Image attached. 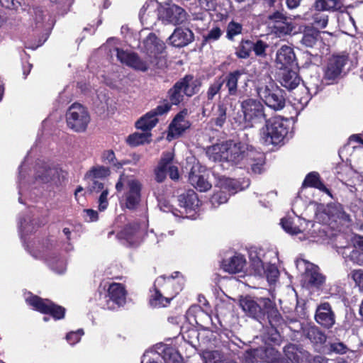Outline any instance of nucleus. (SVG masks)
I'll return each mask as SVG.
<instances>
[{"label":"nucleus","mask_w":363,"mask_h":363,"mask_svg":"<svg viewBox=\"0 0 363 363\" xmlns=\"http://www.w3.org/2000/svg\"><path fill=\"white\" fill-rule=\"evenodd\" d=\"M60 170L55 167L45 165L39 167L35 173V179L40 183L57 185L60 183Z\"/></svg>","instance_id":"obj_20"},{"label":"nucleus","mask_w":363,"mask_h":363,"mask_svg":"<svg viewBox=\"0 0 363 363\" xmlns=\"http://www.w3.org/2000/svg\"><path fill=\"white\" fill-rule=\"evenodd\" d=\"M241 107L244 119L246 122L250 123V125L266 119L264 107L262 102L257 99H247L244 100L242 102Z\"/></svg>","instance_id":"obj_11"},{"label":"nucleus","mask_w":363,"mask_h":363,"mask_svg":"<svg viewBox=\"0 0 363 363\" xmlns=\"http://www.w3.org/2000/svg\"><path fill=\"white\" fill-rule=\"evenodd\" d=\"M90 121L89 114L80 104H73L67 112V125L76 132L84 131Z\"/></svg>","instance_id":"obj_9"},{"label":"nucleus","mask_w":363,"mask_h":363,"mask_svg":"<svg viewBox=\"0 0 363 363\" xmlns=\"http://www.w3.org/2000/svg\"><path fill=\"white\" fill-rule=\"evenodd\" d=\"M25 298L26 303L33 309L42 313L50 314L55 320L62 319L65 316V309L54 304L49 299H43L30 294H28Z\"/></svg>","instance_id":"obj_10"},{"label":"nucleus","mask_w":363,"mask_h":363,"mask_svg":"<svg viewBox=\"0 0 363 363\" xmlns=\"http://www.w3.org/2000/svg\"><path fill=\"white\" fill-rule=\"evenodd\" d=\"M251 252L250 254V258L251 260V266L254 269L255 272L257 275L262 276L265 274L267 281L270 284L274 283L279 277V271L275 264H268L265 268L264 261L261 259L257 255L255 252Z\"/></svg>","instance_id":"obj_16"},{"label":"nucleus","mask_w":363,"mask_h":363,"mask_svg":"<svg viewBox=\"0 0 363 363\" xmlns=\"http://www.w3.org/2000/svg\"><path fill=\"white\" fill-rule=\"evenodd\" d=\"M208 158L214 162H223L228 165L245 167V163L257 155L252 146L242 142L228 140L208 147L206 150Z\"/></svg>","instance_id":"obj_1"},{"label":"nucleus","mask_w":363,"mask_h":363,"mask_svg":"<svg viewBox=\"0 0 363 363\" xmlns=\"http://www.w3.org/2000/svg\"><path fill=\"white\" fill-rule=\"evenodd\" d=\"M245 72L243 70H235L230 72L225 78L223 79L225 83V86L228 89V92L229 96H237L238 94V83L241 79L242 77L245 75Z\"/></svg>","instance_id":"obj_28"},{"label":"nucleus","mask_w":363,"mask_h":363,"mask_svg":"<svg viewBox=\"0 0 363 363\" xmlns=\"http://www.w3.org/2000/svg\"><path fill=\"white\" fill-rule=\"evenodd\" d=\"M250 165L252 171L255 174H260L262 170V157L261 154L257 152V155H254V159L250 160L249 163H245L246 165Z\"/></svg>","instance_id":"obj_52"},{"label":"nucleus","mask_w":363,"mask_h":363,"mask_svg":"<svg viewBox=\"0 0 363 363\" xmlns=\"http://www.w3.org/2000/svg\"><path fill=\"white\" fill-rule=\"evenodd\" d=\"M164 48V43L153 33H150L140 45L141 51L155 62H157L159 57L165 59L163 55Z\"/></svg>","instance_id":"obj_15"},{"label":"nucleus","mask_w":363,"mask_h":363,"mask_svg":"<svg viewBox=\"0 0 363 363\" xmlns=\"http://www.w3.org/2000/svg\"><path fill=\"white\" fill-rule=\"evenodd\" d=\"M354 283V286L359 289L360 291H363V269H353L348 275Z\"/></svg>","instance_id":"obj_47"},{"label":"nucleus","mask_w":363,"mask_h":363,"mask_svg":"<svg viewBox=\"0 0 363 363\" xmlns=\"http://www.w3.org/2000/svg\"><path fill=\"white\" fill-rule=\"evenodd\" d=\"M303 185L316 188L330 196L329 189L320 180L319 174L317 172L309 173L304 179Z\"/></svg>","instance_id":"obj_36"},{"label":"nucleus","mask_w":363,"mask_h":363,"mask_svg":"<svg viewBox=\"0 0 363 363\" xmlns=\"http://www.w3.org/2000/svg\"><path fill=\"white\" fill-rule=\"evenodd\" d=\"M178 201L179 206L187 211L195 210L199 206V199L197 194L193 190H188L179 196Z\"/></svg>","instance_id":"obj_29"},{"label":"nucleus","mask_w":363,"mask_h":363,"mask_svg":"<svg viewBox=\"0 0 363 363\" xmlns=\"http://www.w3.org/2000/svg\"><path fill=\"white\" fill-rule=\"evenodd\" d=\"M227 99L218 103L216 108L213 111L212 118L210 121L212 126L216 128H222L227 121Z\"/></svg>","instance_id":"obj_25"},{"label":"nucleus","mask_w":363,"mask_h":363,"mask_svg":"<svg viewBox=\"0 0 363 363\" xmlns=\"http://www.w3.org/2000/svg\"><path fill=\"white\" fill-rule=\"evenodd\" d=\"M157 122V118H156L150 111H149L137 121L136 127L138 129L147 131L153 128Z\"/></svg>","instance_id":"obj_37"},{"label":"nucleus","mask_w":363,"mask_h":363,"mask_svg":"<svg viewBox=\"0 0 363 363\" xmlns=\"http://www.w3.org/2000/svg\"><path fill=\"white\" fill-rule=\"evenodd\" d=\"M268 45L262 40H257L255 43H252V49L255 54L258 56L265 55V50Z\"/></svg>","instance_id":"obj_60"},{"label":"nucleus","mask_w":363,"mask_h":363,"mask_svg":"<svg viewBox=\"0 0 363 363\" xmlns=\"http://www.w3.org/2000/svg\"><path fill=\"white\" fill-rule=\"evenodd\" d=\"M204 363H225L221 359L220 354L218 351H206L203 352Z\"/></svg>","instance_id":"obj_50"},{"label":"nucleus","mask_w":363,"mask_h":363,"mask_svg":"<svg viewBox=\"0 0 363 363\" xmlns=\"http://www.w3.org/2000/svg\"><path fill=\"white\" fill-rule=\"evenodd\" d=\"M182 84L179 82H177L173 88L169 91V100L172 104L177 105L184 99V93Z\"/></svg>","instance_id":"obj_40"},{"label":"nucleus","mask_w":363,"mask_h":363,"mask_svg":"<svg viewBox=\"0 0 363 363\" xmlns=\"http://www.w3.org/2000/svg\"><path fill=\"white\" fill-rule=\"evenodd\" d=\"M252 49V43L249 40L243 41L238 48L236 55L239 58L245 59L250 56V53Z\"/></svg>","instance_id":"obj_49"},{"label":"nucleus","mask_w":363,"mask_h":363,"mask_svg":"<svg viewBox=\"0 0 363 363\" xmlns=\"http://www.w3.org/2000/svg\"><path fill=\"white\" fill-rule=\"evenodd\" d=\"M296 57L293 49L287 45L281 46L277 52L276 62L282 67H287L294 63Z\"/></svg>","instance_id":"obj_26"},{"label":"nucleus","mask_w":363,"mask_h":363,"mask_svg":"<svg viewBox=\"0 0 363 363\" xmlns=\"http://www.w3.org/2000/svg\"><path fill=\"white\" fill-rule=\"evenodd\" d=\"M143 230L139 224L133 223L127 225L120 233L121 238L126 240L131 245H137L140 242Z\"/></svg>","instance_id":"obj_24"},{"label":"nucleus","mask_w":363,"mask_h":363,"mask_svg":"<svg viewBox=\"0 0 363 363\" xmlns=\"http://www.w3.org/2000/svg\"><path fill=\"white\" fill-rule=\"evenodd\" d=\"M279 82L284 87L291 90L298 86L300 84L301 79L296 72L284 69L280 74Z\"/></svg>","instance_id":"obj_27"},{"label":"nucleus","mask_w":363,"mask_h":363,"mask_svg":"<svg viewBox=\"0 0 363 363\" xmlns=\"http://www.w3.org/2000/svg\"><path fill=\"white\" fill-rule=\"evenodd\" d=\"M174 277L162 276L154 284L155 292L151 296L150 304L154 307H166L170 301L179 293L180 288H174Z\"/></svg>","instance_id":"obj_4"},{"label":"nucleus","mask_w":363,"mask_h":363,"mask_svg":"<svg viewBox=\"0 0 363 363\" xmlns=\"http://www.w3.org/2000/svg\"><path fill=\"white\" fill-rule=\"evenodd\" d=\"M259 97L269 108L279 111L285 106V97L283 91L271 79L265 84H260L257 88Z\"/></svg>","instance_id":"obj_5"},{"label":"nucleus","mask_w":363,"mask_h":363,"mask_svg":"<svg viewBox=\"0 0 363 363\" xmlns=\"http://www.w3.org/2000/svg\"><path fill=\"white\" fill-rule=\"evenodd\" d=\"M283 229L288 233L296 235L301 233V230L296 225H294L291 218H284L281 220Z\"/></svg>","instance_id":"obj_51"},{"label":"nucleus","mask_w":363,"mask_h":363,"mask_svg":"<svg viewBox=\"0 0 363 363\" xmlns=\"http://www.w3.org/2000/svg\"><path fill=\"white\" fill-rule=\"evenodd\" d=\"M241 24L231 21L228 23L227 27V38L230 40H232L235 35L241 33Z\"/></svg>","instance_id":"obj_55"},{"label":"nucleus","mask_w":363,"mask_h":363,"mask_svg":"<svg viewBox=\"0 0 363 363\" xmlns=\"http://www.w3.org/2000/svg\"><path fill=\"white\" fill-rule=\"evenodd\" d=\"M169 41L174 47H184L194 40L193 32L186 28H177L169 38Z\"/></svg>","instance_id":"obj_22"},{"label":"nucleus","mask_w":363,"mask_h":363,"mask_svg":"<svg viewBox=\"0 0 363 363\" xmlns=\"http://www.w3.org/2000/svg\"><path fill=\"white\" fill-rule=\"evenodd\" d=\"M179 83H183L184 93L187 96H191L199 91V86L191 76L185 77L182 80L179 81Z\"/></svg>","instance_id":"obj_42"},{"label":"nucleus","mask_w":363,"mask_h":363,"mask_svg":"<svg viewBox=\"0 0 363 363\" xmlns=\"http://www.w3.org/2000/svg\"><path fill=\"white\" fill-rule=\"evenodd\" d=\"M290 122L281 116L266 120L259 130L260 141L265 145H277L284 142L289 133Z\"/></svg>","instance_id":"obj_2"},{"label":"nucleus","mask_w":363,"mask_h":363,"mask_svg":"<svg viewBox=\"0 0 363 363\" xmlns=\"http://www.w3.org/2000/svg\"><path fill=\"white\" fill-rule=\"evenodd\" d=\"M158 18L165 24L179 25L187 20L186 11L175 4L162 7L158 13Z\"/></svg>","instance_id":"obj_14"},{"label":"nucleus","mask_w":363,"mask_h":363,"mask_svg":"<svg viewBox=\"0 0 363 363\" xmlns=\"http://www.w3.org/2000/svg\"><path fill=\"white\" fill-rule=\"evenodd\" d=\"M223 83L224 81H223V79H218L215 80L214 82L210 85L206 94L208 100H212L214 96L219 93Z\"/></svg>","instance_id":"obj_53"},{"label":"nucleus","mask_w":363,"mask_h":363,"mask_svg":"<svg viewBox=\"0 0 363 363\" xmlns=\"http://www.w3.org/2000/svg\"><path fill=\"white\" fill-rule=\"evenodd\" d=\"M110 169L104 166H96L86 172L85 177L87 179L104 178L108 176Z\"/></svg>","instance_id":"obj_44"},{"label":"nucleus","mask_w":363,"mask_h":363,"mask_svg":"<svg viewBox=\"0 0 363 363\" xmlns=\"http://www.w3.org/2000/svg\"><path fill=\"white\" fill-rule=\"evenodd\" d=\"M261 303L264 307V316L267 315L272 327L276 328L281 325L283 319L274 303L269 298H263Z\"/></svg>","instance_id":"obj_23"},{"label":"nucleus","mask_w":363,"mask_h":363,"mask_svg":"<svg viewBox=\"0 0 363 363\" xmlns=\"http://www.w3.org/2000/svg\"><path fill=\"white\" fill-rule=\"evenodd\" d=\"M94 104L99 112H104L108 108L109 99L105 93L100 92Z\"/></svg>","instance_id":"obj_48"},{"label":"nucleus","mask_w":363,"mask_h":363,"mask_svg":"<svg viewBox=\"0 0 363 363\" xmlns=\"http://www.w3.org/2000/svg\"><path fill=\"white\" fill-rule=\"evenodd\" d=\"M272 29L274 33L279 37H282L290 34L293 30L294 26L291 23L286 21L278 24H273Z\"/></svg>","instance_id":"obj_43"},{"label":"nucleus","mask_w":363,"mask_h":363,"mask_svg":"<svg viewBox=\"0 0 363 363\" xmlns=\"http://www.w3.org/2000/svg\"><path fill=\"white\" fill-rule=\"evenodd\" d=\"M296 265L302 273V281L306 287L318 289L325 283V277L320 272L318 266L303 259H298Z\"/></svg>","instance_id":"obj_7"},{"label":"nucleus","mask_w":363,"mask_h":363,"mask_svg":"<svg viewBox=\"0 0 363 363\" xmlns=\"http://www.w3.org/2000/svg\"><path fill=\"white\" fill-rule=\"evenodd\" d=\"M296 350V346L294 345H289L284 347V353L289 362V360L291 362L298 361V357L295 352Z\"/></svg>","instance_id":"obj_59"},{"label":"nucleus","mask_w":363,"mask_h":363,"mask_svg":"<svg viewBox=\"0 0 363 363\" xmlns=\"http://www.w3.org/2000/svg\"><path fill=\"white\" fill-rule=\"evenodd\" d=\"M347 62L345 56H333L329 59L324 70L323 80L326 84H332L340 77Z\"/></svg>","instance_id":"obj_17"},{"label":"nucleus","mask_w":363,"mask_h":363,"mask_svg":"<svg viewBox=\"0 0 363 363\" xmlns=\"http://www.w3.org/2000/svg\"><path fill=\"white\" fill-rule=\"evenodd\" d=\"M110 53L111 57L115 55L118 60L121 63L125 64L133 69L140 72H146L149 69H162L166 65L165 59L159 57L157 58V61L155 62L152 59L148 58L146 55L145 57H140L136 53L120 50L118 47L110 49Z\"/></svg>","instance_id":"obj_3"},{"label":"nucleus","mask_w":363,"mask_h":363,"mask_svg":"<svg viewBox=\"0 0 363 363\" xmlns=\"http://www.w3.org/2000/svg\"><path fill=\"white\" fill-rule=\"evenodd\" d=\"M313 23L318 28H325L328 23V16L322 13H316L313 17Z\"/></svg>","instance_id":"obj_54"},{"label":"nucleus","mask_w":363,"mask_h":363,"mask_svg":"<svg viewBox=\"0 0 363 363\" xmlns=\"http://www.w3.org/2000/svg\"><path fill=\"white\" fill-rule=\"evenodd\" d=\"M319 38V32L313 28H306L300 40L301 44L306 48H313Z\"/></svg>","instance_id":"obj_34"},{"label":"nucleus","mask_w":363,"mask_h":363,"mask_svg":"<svg viewBox=\"0 0 363 363\" xmlns=\"http://www.w3.org/2000/svg\"><path fill=\"white\" fill-rule=\"evenodd\" d=\"M83 335L84 332L82 330H78L75 332H70L67 335L66 340L70 345H74L79 342Z\"/></svg>","instance_id":"obj_57"},{"label":"nucleus","mask_w":363,"mask_h":363,"mask_svg":"<svg viewBox=\"0 0 363 363\" xmlns=\"http://www.w3.org/2000/svg\"><path fill=\"white\" fill-rule=\"evenodd\" d=\"M189 112L184 109L176 115L169 126L167 138L172 140L179 137L190 126V123L187 120Z\"/></svg>","instance_id":"obj_18"},{"label":"nucleus","mask_w":363,"mask_h":363,"mask_svg":"<svg viewBox=\"0 0 363 363\" xmlns=\"http://www.w3.org/2000/svg\"><path fill=\"white\" fill-rule=\"evenodd\" d=\"M306 337L314 344L322 345L326 341L325 335L317 327L311 326L305 329Z\"/></svg>","instance_id":"obj_38"},{"label":"nucleus","mask_w":363,"mask_h":363,"mask_svg":"<svg viewBox=\"0 0 363 363\" xmlns=\"http://www.w3.org/2000/svg\"><path fill=\"white\" fill-rule=\"evenodd\" d=\"M222 35V31L218 27L213 28L207 35H204V40L206 42L215 41L219 39Z\"/></svg>","instance_id":"obj_56"},{"label":"nucleus","mask_w":363,"mask_h":363,"mask_svg":"<svg viewBox=\"0 0 363 363\" xmlns=\"http://www.w3.org/2000/svg\"><path fill=\"white\" fill-rule=\"evenodd\" d=\"M263 298H260L256 301L250 296H245L240 299V306L250 316L259 320L264 317V307L261 303Z\"/></svg>","instance_id":"obj_19"},{"label":"nucleus","mask_w":363,"mask_h":363,"mask_svg":"<svg viewBox=\"0 0 363 363\" xmlns=\"http://www.w3.org/2000/svg\"><path fill=\"white\" fill-rule=\"evenodd\" d=\"M108 195V191L107 189H106L102 191V192L99 198L98 208L100 211H104L108 207V198H107Z\"/></svg>","instance_id":"obj_58"},{"label":"nucleus","mask_w":363,"mask_h":363,"mask_svg":"<svg viewBox=\"0 0 363 363\" xmlns=\"http://www.w3.org/2000/svg\"><path fill=\"white\" fill-rule=\"evenodd\" d=\"M315 319L318 324L327 328L335 324V314L328 303H323L317 307Z\"/></svg>","instance_id":"obj_21"},{"label":"nucleus","mask_w":363,"mask_h":363,"mask_svg":"<svg viewBox=\"0 0 363 363\" xmlns=\"http://www.w3.org/2000/svg\"><path fill=\"white\" fill-rule=\"evenodd\" d=\"M357 33L362 35L363 33V12L357 13L354 16Z\"/></svg>","instance_id":"obj_63"},{"label":"nucleus","mask_w":363,"mask_h":363,"mask_svg":"<svg viewBox=\"0 0 363 363\" xmlns=\"http://www.w3.org/2000/svg\"><path fill=\"white\" fill-rule=\"evenodd\" d=\"M124 186H125V192L123 196L125 205L129 209H134L140 201L142 184L134 178L123 175L116 184L117 191H121Z\"/></svg>","instance_id":"obj_6"},{"label":"nucleus","mask_w":363,"mask_h":363,"mask_svg":"<svg viewBox=\"0 0 363 363\" xmlns=\"http://www.w3.org/2000/svg\"><path fill=\"white\" fill-rule=\"evenodd\" d=\"M353 245L354 249L351 252L350 256L351 259L359 263L360 261L363 260V253L360 254L361 258L356 259V255L357 253V250H360L363 252V237L362 236H355L353 240Z\"/></svg>","instance_id":"obj_46"},{"label":"nucleus","mask_w":363,"mask_h":363,"mask_svg":"<svg viewBox=\"0 0 363 363\" xmlns=\"http://www.w3.org/2000/svg\"><path fill=\"white\" fill-rule=\"evenodd\" d=\"M104 298V308L115 310L123 306L126 302V290L124 286L119 283L111 284Z\"/></svg>","instance_id":"obj_13"},{"label":"nucleus","mask_w":363,"mask_h":363,"mask_svg":"<svg viewBox=\"0 0 363 363\" xmlns=\"http://www.w3.org/2000/svg\"><path fill=\"white\" fill-rule=\"evenodd\" d=\"M328 214L334 220L337 221L339 219L343 224L350 222V216L343 211L342 206L339 203L329 206Z\"/></svg>","instance_id":"obj_35"},{"label":"nucleus","mask_w":363,"mask_h":363,"mask_svg":"<svg viewBox=\"0 0 363 363\" xmlns=\"http://www.w3.org/2000/svg\"><path fill=\"white\" fill-rule=\"evenodd\" d=\"M216 179V186L220 191L215 193L211 197V203L215 206L226 203L229 196L242 190L239 182L235 179L225 176H218Z\"/></svg>","instance_id":"obj_8"},{"label":"nucleus","mask_w":363,"mask_h":363,"mask_svg":"<svg viewBox=\"0 0 363 363\" xmlns=\"http://www.w3.org/2000/svg\"><path fill=\"white\" fill-rule=\"evenodd\" d=\"M173 160V154L171 152L163 153L162 157L155 169V179L157 182H162L167 176V165Z\"/></svg>","instance_id":"obj_31"},{"label":"nucleus","mask_w":363,"mask_h":363,"mask_svg":"<svg viewBox=\"0 0 363 363\" xmlns=\"http://www.w3.org/2000/svg\"><path fill=\"white\" fill-rule=\"evenodd\" d=\"M31 15L36 28H50L52 25V21L48 17V14H45V11L40 7L33 9Z\"/></svg>","instance_id":"obj_33"},{"label":"nucleus","mask_w":363,"mask_h":363,"mask_svg":"<svg viewBox=\"0 0 363 363\" xmlns=\"http://www.w3.org/2000/svg\"><path fill=\"white\" fill-rule=\"evenodd\" d=\"M273 24H278L287 20L286 16L279 11H276L268 17Z\"/></svg>","instance_id":"obj_62"},{"label":"nucleus","mask_w":363,"mask_h":363,"mask_svg":"<svg viewBox=\"0 0 363 363\" xmlns=\"http://www.w3.org/2000/svg\"><path fill=\"white\" fill-rule=\"evenodd\" d=\"M269 353L272 354L274 357L269 361V363H289L288 359L281 357V355L277 353L274 350H271Z\"/></svg>","instance_id":"obj_64"},{"label":"nucleus","mask_w":363,"mask_h":363,"mask_svg":"<svg viewBox=\"0 0 363 363\" xmlns=\"http://www.w3.org/2000/svg\"><path fill=\"white\" fill-rule=\"evenodd\" d=\"M339 27L343 33L354 35L357 34V28L355 27L354 17L349 13H343L338 18Z\"/></svg>","instance_id":"obj_32"},{"label":"nucleus","mask_w":363,"mask_h":363,"mask_svg":"<svg viewBox=\"0 0 363 363\" xmlns=\"http://www.w3.org/2000/svg\"><path fill=\"white\" fill-rule=\"evenodd\" d=\"M101 160L104 163L112 164L117 168H121L123 165L127 164L126 162H117L115 153L111 150L104 151L101 155Z\"/></svg>","instance_id":"obj_45"},{"label":"nucleus","mask_w":363,"mask_h":363,"mask_svg":"<svg viewBox=\"0 0 363 363\" xmlns=\"http://www.w3.org/2000/svg\"><path fill=\"white\" fill-rule=\"evenodd\" d=\"M315 8L318 11H335L341 8L339 0H315Z\"/></svg>","instance_id":"obj_39"},{"label":"nucleus","mask_w":363,"mask_h":363,"mask_svg":"<svg viewBox=\"0 0 363 363\" xmlns=\"http://www.w3.org/2000/svg\"><path fill=\"white\" fill-rule=\"evenodd\" d=\"M193 160V165L190 169L189 180L190 184L200 191H206L211 188V184L208 180V172L199 162H196L194 158H190Z\"/></svg>","instance_id":"obj_12"},{"label":"nucleus","mask_w":363,"mask_h":363,"mask_svg":"<svg viewBox=\"0 0 363 363\" xmlns=\"http://www.w3.org/2000/svg\"><path fill=\"white\" fill-rule=\"evenodd\" d=\"M245 265V259L242 255H235L223 262L222 267L224 271L235 274L242 270Z\"/></svg>","instance_id":"obj_30"},{"label":"nucleus","mask_w":363,"mask_h":363,"mask_svg":"<svg viewBox=\"0 0 363 363\" xmlns=\"http://www.w3.org/2000/svg\"><path fill=\"white\" fill-rule=\"evenodd\" d=\"M151 134L149 132L145 133H135L130 135L127 138V143L131 146H138L145 143H148Z\"/></svg>","instance_id":"obj_41"},{"label":"nucleus","mask_w":363,"mask_h":363,"mask_svg":"<svg viewBox=\"0 0 363 363\" xmlns=\"http://www.w3.org/2000/svg\"><path fill=\"white\" fill-rule=\"evenodd\" d=\"M171 106L168 103H164L157 106L155 108L150 111V112L157 118L158 116H162L167 113L170 110Z\"/></svg>","instance_id":"obj_61"}]
</instances>
